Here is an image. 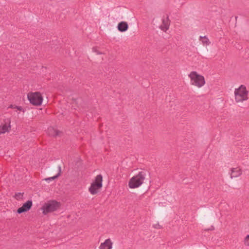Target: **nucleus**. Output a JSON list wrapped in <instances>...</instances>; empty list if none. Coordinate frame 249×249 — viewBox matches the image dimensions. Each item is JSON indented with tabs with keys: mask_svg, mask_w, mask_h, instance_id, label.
<instances>
[{
	"mask_svg": "<svg viewBox=\"0 0 249 249\" xmlns=\"http://www.w3.org/2000/svg\"><path fill=\"white\" fill-rule=\"evenodd\" d=\"M146 173L140 172L135 176L132 177L129 181V186L130 188H135L139 187L143 182L145 178Z\"/></svg>",
	"mask_w": 249,
	"mask_h": 249,
	"instance_id": "obj_1",
	"label": "nucleus"
},
{
	"mask_svg": "<svg viewBox=\"0 0 249 249\" xmlns=\"http://www.w3.org/2000/svg\"><path fill=\"white\" fill-rule=\"evenodd\" d=\"M235 100L236 102H242L248 100V91L245 86L241 85L234 91Z\"/></svg>",
	"mask_w": 249,
	"mask_h": 249,
	"instance_id": "obj_2",
	"label": "nucleus"
},
{
	"mask_svg": "<svg viewBox=\"0 0 249 249\" xmlns=\"http://www.w3.org/2000/svg\"><path fill=\"white\" fill-rule=\"evenodd\" d=\"M192 85L198 88L202 87L205 83L204 77L198 74L196 71H192L189 75Z\"/></svg>",
	"mask_w": 249,
	"mask_h": 249,
	"instance_id": "obj_3",
	"label": "nucleus"
},
{
	"mask_svg": "<svg viewBox=\"0 0 249 249\" xmlns=\"http://www.w3.org/2000/svg\"><path fill=\"white\" fill-rule=\"evenodd\" d=\"M60 207V203L55 200L49 201L45 203L42 207L43 213L46 214L57 210Z\"/></svg>",
	"mask_w": 249,
	"mask_h": 249,
	"instance_id": "obj_4",
	"label": "nucleus"
},
{
	"mask_svg": "<svg viewBox=\"0 0 249 249\" xmlns=\"http://www.w3.org/2000/svg\"><path fill=\"white\" fill-rule=\"evenodd\" d=\"M102 179L103 178L101 175H98L96 177L95 180L91 183L89 188V191L91 194H97L98 190L102 187Z\"/></svg>",
	"mask_w": 249,
	"mask_h": 249,
	"instance_id": "obj_5",
	"label": "nucleus"
},
{
	"mask_svg": "<svg viewBox=\"0 0 249 249\" xmlns=\"http://www.w3.org/2000/svg\"><path fill=\"white\" fill-rule=\"evenodd\" d=\"M28 98L30 103L35 106L41 105L42 102V97L39 92L28 93Z\"/></svg>",
	"mask_w": 249,
	"mask_h": 249,
	"instance_id": "obj_6",
	"label": "nucleus"
},
{
	"mask_svg": "<svg viewBox=\"0 0 249 249\" xmlns=\"http://www.w3.org/2000/svg\"><path fill=\"white\" fill-rule=\"evenodd\" d=\"M32 206V201L31 200H28L26 203L23 204L22 206L18 208L17 212L18 213H21L24 212L28 211Z\"/></svg>",
	"mask_w": 249,
	"mask_h": 249,
	"instance_id": "obj_7",
	"label": "nucleus"
},
{
	"mask_svg": "<svg viewBox=\"0 0 249 249\" xmlns=\"http://www.w3.org/2000/svg\"><path fill=\"white\" fill-rule=\"evenodd\" d=\"M10 129V120L9 119H5L4 124L0 126V134L8 132Z\"/></svg>",
	"mask_w": 249,
	"mask_h": 249,
	"instance_id": "obj_8",
	"label": "nucleus"
},
{
	"mask_svg": "<svg viewBox=\"0 0 249 249\" xmlns=\"http://www.w3.org/2000/svg\"><path fill=\"white\" fill-rule=\"evenodd\" d=\"M112 248V242L110 239H107L102 243L99 247L100 249H111Z\"/></svg>",
	"mask_w": 249,
	"mask_h": 249,
	"instance_id": "obj_9",
	"label": "nucleus"
},
{
	"mask_svg": "<svg viewBox=\"0 0 249 249\" xmlns=\"http://www.w3.org/2000/svg\"><path fill=\"white\" fill-rule=\"evenodd\" d=\"M117 28L119 31L124 32L128 29V25L127 22L125 21H121L118 24Z\"/></svg>",
	"mask_w": 249,
	"mask_h": 249,
	"instance_id": "obj_10",
	"label": "nucleus"
},
{
	"mask_svg": "<svg viewBox=\"0 0 249 249\" xmlns=\"http://www.w3.org/2000/svg\"><path fill=\"white\" fill-rule=\"evenodd\" d=\"M60 133H61V132L53 127H49L47 130V134L50 136L56 137L59 135Z\"/></svg>",
	"mask_w": 249,
	"mask_h": 249,
	"instance_id": "obj_11",
	"label": "nucleus"
},
{
	"mask_svg": "<svg viewBox=\"0 0 249 249\" xmlns=\"http://www.w3.org/2000/svg\"><path fill=\"white\" fill-rule=\"evenodd\" d=\"M242 174L241 169L235 168L231 170V178H236L240 176Z\"/></svg>",
	"mask_w": 249,
	"mask_h": 249,
	"instance_id": "obj_12",
	"label": "nucleus"
},
{
	"mask_svg": "<svg viewBox=\"0 0 249 249\" xmlns=\"http://www.w3.org/2000/svg\"><path fill=\"white\" fill-rule=\"evenodd\" d=\"M169 23L167 18L162 20V24L160 25V29L164 32H166L169 28Z\"/></svg>",
	"mask_w": 249,
	"mask_h": 249,
	"instance_id": "obj_13",
	"label": "nucleus"
},
{
	"mask_svg": "<svg viewBox=\"0 0 249 249\" xmlns=\"http://www.w3.org/2000/svg\"><path fill=\"white\" fill-rule=\"evenodd\" d=\"M200 40L202 41V42L204 45H209L210 43L209 39L206 36H200Z\"/></svg>",
	"mask_w": 249,
	"mask_h": 249,
	"instance_id": "obj_14",
	"label": "nucleus"
},
{
	"mask_svg": "<svg viewBox=\"0 0 249 249\" xmlns=\"http://www.w3.org/2000/svg\"><path fill=\"white\" fill-rule=\"evenodd\" d=\"M60 173H61V166H58V174L53 176V177H50V178H45V180H53L55 178H57L60 175Z\"/></svg>",
	"mask_w": 249,
	"mask_h": 249,
	"instance_id": "obj_15",
	"label": "nucleus"
},
{
	"mask_svg": "<svg viewBox=\"0 0 249 249\" xmlns=\"http://www.w3.org/2000/svg\"><path fill=\"white\" fill-rule=\"evenodd\" d=\"M23 194H24L23 193H16L15 196H14V197L17 200L22 199V198H23Z\"/></svg>",
	"mask_w": 249,
	"mask_h": 249,
	"instance_id": "obj_16",
	"label": "nucleus"
},
{
	"mask_svg": "<svg viewBox=\"0 0 249 249\" xmlns=\"http://www.w3.org/2000/svg\"><path fill=\"white\" fill-rule=\"evenodd\" d=\"M244 244L246 246H249V234L244 239Z\"/></svg>",
	"mask_w": 249,
	"mask_h": 249,
	"instance_id": "obj_17",
	"label": "nucleus"
},
{
	"mask_svg": "<svg viewBox=\"0 0 249 249\" xmlns=\"http://www.w3.org/2000/svg\"><path fill=\"white\" fill-rule=\"evenodd\" d=\"M10 107L11 108H17L18 110H20V111H24V110H23V108L21 107H19V106H12L11 105Z\"/></svg>",
	"mask_w": 249,
	"mask_h": 249,
	"instance_id": "obj_18",
	"label": "nucleus"
},
{
	"mask_svg": "<svg viewBox=\"0 0 249 249\" xmlns=\"http://www.w3.org/2000/svg\"><path fill=\"white\" fill-rule=\"evenodd\" d=\"M92 51H93L94 52H95V53H97V54H101V53L99 52L97 50V48H96V47H93V48H92Z\"/></svg>",
	"mask_w": 249,
	"mask_h": 249,
	"instance_id": "obj_19",
	"label": "nucleus"
},
{
	"mask_svg": "<svg viewBox=\"0 0 249 249\" xmlns=\"http://www.w3.org/2000/svg\"><path fill=\"white\" fill-rule=\"evenodd\" d=\"M154 227L155 228H160V225L159 224L155 225Z\"/></svg>",
	"mask_w": 249,
	"mask_h": 249,
	"instance_id": "obj_20",
	"label": "nucleus"
}]
</instances>
